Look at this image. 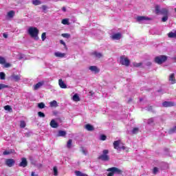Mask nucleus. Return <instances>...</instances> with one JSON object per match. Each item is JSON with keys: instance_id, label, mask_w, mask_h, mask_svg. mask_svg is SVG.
Returning <instances> with one entry per match:
<instances>
[{"instance_id": "obj_1", "label": "nucleus", "mask_w": 176, "mask_h": 176, "mask_svg": "<svg viewBox=\"0 0 176 176\" xmlns=\"http://www.w3.org/2000/svg\"><path fill=\"white\" fill-rule=\"evenodd\" d=\"M28 34L31 36V38H34L35 41H38L39 39V37L38 35L39 34V30H38V28L35 27H30L28 30Z\"/></svg>"}, {"instance_id": "obj_2", "label": "nucleus", "mask_w": 176, "mask_h": 176, "mask_svg": "<svg viewBox=\"0 0 176 176\" xmlns=\"http://www.w3.org/2000/svg\"><path fill=\"white\" fill-rule=\"evenodd\" d=\"M107 171H109L107 176H114L115 174H118V175H122L123 174V170L116 167H111L107 169Z\"/></svg>"}, {"instance_id": "obj_3", "label": "nucleus", "mask_w": 176, "mask_h": 176, "mask_svg": "<svg viewBox=\"0 0 176 176\" xmlns=\"http://www.w3.org/2000/svg\"><path fill=\"white\" fill-rule=\"evenodd\" d=\"M155 14H162L163 16H168V10L166 8L160 9V6H155Z\"/></svg>"}, {"instance_id": "obj_4", "label": "nucleus", "mask_w": 176, "mask_h": 176, "mask_svg": "<svg viewBox=\"0 0 176 176\" xmlns=\"http://www.w3.org/2000/svg\"><path fill=\"white\" fill-rule=\"evenodd\" d=\"M108 153H109V150H103L102 154L98 157V160H102V162H109V155Z\"/></svg>"}, {"instance_id": "obj_5", "label": "nucleus", "mask_w": 176, "mask_h": 176, "mask_svg": "<svg viewBox=\"0 0 176 176\" xmlns=\"http://www.w3.org/2000/svg\"><path fill=\"white\" fill-rule=\"evenodd\" d=\"M167 58H168L167 56L160 55V56H156L154 59V61L155 63H156V64H158L159 65H162L163 63H166Z\"/></svg>"}, {"instance_id": "obj_6", "label": "nucleus", "mask_w": 176, "mask_h": 176, "mask_svg": "<svg viewBox=\"0 0 176 176\" xmlns=\"http://www.w3.org/2000/svg\"><path fill=\"white\" fill-rule=\"evenodd\" d=\"M120 64L125 67H129L130 65V60L126 56H121L120 57Z\"/></svg>"}, {"instance_id": "obj_7", "label": "nucleus", "mask_w": 176, "mask_h": 176, "mask_svg": "<svg viewBox=\"0 0 176 176\" xmlns=\"http://www.w3.org/2000/svg\"><path fill=\"white\" fill-rule=\"evenodd\" d=\"M5 164L8 167H13V166H14V164H16V160H14L12 158L6 159L5 160Z\"/></svg>"}, {"instance_id": "obj_8", "label": "nucleus", "mask_w": 176, "mask_h": 176, "mask_svg": "<svg viewBox=\"0 0 176 176\" xmlns=\"http://www.w3.org/2000/svg\"><path fill=\"white\" fill-rule=\"evenodd\" d=\"M176 104L174 102L164 101L162 102V107L164 108H168L170 107H175Z\"/></svg>"}, {"instance_id": "obj_9", "label": "nucleus", "mask_w": 176, "mask_h": 176, "mask_svg": "<svg viewBox=\"0 0 176 176\" xmlns=\"http://www.w3.org/2000/svg\"><path fill=\"white\" fill-rule=\"evenodd\" d=\"M19 167H27V166H28V162L27 161V158H21V163H19Z\"/></svg>"}, {"instance_id": "obj_10", "label": "nucleus", "mask_w": 176, "mask_h": 176, "mask_svg": "<svg viewBox=\"0 0 176 176\" xmlns=\"http://www.w3.org/2000/svg\"><path fill=\"white\" fill-rule=\"evenodd\" d=\"M168 80L169 82H170L171 85H175L176 80H175V74L174 73L171 74L169 76Z\"/></svg>"}, {"instance_id": "obj_11", "label": "nucleus", "mask_w": 176, "mask_h": 176, "mask_svg": "<svg viewBox=\"0 0 176 176\" xmlns=\"http://www.w3.org/2000/svg\"><path fill=\"white\" fill-rule=\"evenodd\" d=\"M11 79L12 80H14V82H19L21 79V76L20 74L16 75V74H13L11 76Z\"/></svg>"}, {"instance_id": "obj_12", "label": "nucleus", "mask_w": 176, "mask_h": 176, "mask_svg": "<svg viewBox=\"0 0 176 176\" xmlns=\"http://www.w3.org/2000/svg\"><path fill=\"white\" fill-rule=\"evenodd\" d=\"M144 20L146 21H151L152 20V19L148 17V16H138L137 17V21L140 22V21H144Z\"/></svg>"}, {"instance_id": "obj_13", "label": "nucleus", "mask_w": 176, "mask_h": 176, "mask_svg": "<svg viewBox=\"0 0 176 176\" xmlns=\"http://www.w3.org/2000/svg\"><path fill=\"white\" fill-rule=\"evenodd\" d=\"M89 69L92 72H95V74H98V72H100V69H98L97 66H90Z\"/></svg>"}, {"instance_id": "obj_14", "label": "nucleus", "mask_w": 176, "mask_h": 176, "mask_svg": "<svg viewBox=\"0 0 176 176\" xmlns=\"http://www.w3.org/2000/svg\"><path fill=\"white\" fill-rule=\"evenodd\" d=\"M58 85L60 89H67V85L65 84V82H64V81H63L62 79L58 80Z\"/></svg>"}, {"instance_id": "obj_15", "label": "nucleus", "mask_w": 176, "mask_h": 176, "mask_svg": "<svg viewBox=\"0 0 176 176\" xmlns=\"http://www.w3.org/2000/svg\"><path fill=\"white\" fill-rule=\"evenodd\" d=\"M50 124L52 129H57V127H58V123L54 120H52Z\"/></svg>"}, {"instance_id": "obj_16", "label": "nucleus", "mask_w": 176, "mask_h": 176, "mask_svg": "<svg viewBox=\"0 0 176 176\" xmlns=\"http://www.w3.org/2000/svg\"><path fill=\"white\" fill-rule=\"evenodd\" d=\"M54 56L56 57H58L59 58H64V57H65V53L56 52L54 53Z\"/></svg>"}, {"instance_id": "obj_17", "label": "nucleus", "mask_w": 176, "mask_h": 176, "mask_svg": "<svg viewBox=\"0 0 176 176\" xmlns=\"http://www.w3.org/2000/svg\"><path fill=\"white\" fill-rule=\"evenodd\" d=\"M120 38H122V34H120V33H116L112 36V39H114L116 41H119V39H120Z\"/></svg>"}, {"instance_id": "obj_18", "label": "nucleus", "mask_w": 176, "mask_h": 176, "mask_svg": "<svg viewBox=\"0 0 176 176\" xmlns=\"http://www.w3.org/2000/svg\"><path fill=\"white\" fill-rule=\"evenodd\" d=\"M45 82H38V83H36L34 87V90H38V89H39V87H42V86H43V84Z\"/></svg>"}, {"instance_id": "obj_19", "label": "nucleus", "mask_w": 176, "mask_h": 176, "mask_svg": "<svg viewBox=\"0 0 176 176\" xmlns=\"http://www.w3.org/2000/svg\"><path fill=\"white\" fill-rule=\"evenodd\" d=\"M50 107L51 108H57V107H58V104H57V101L53 100V101L50 102Z\"/></svg>"}, {"instance_id": "obj_20", "label": "nucleus", "mask_w": 176, "mask_h": 176, "mask_svg": "<svg viewBox=\"0 0 176 176\" xmlns=\"http://www.w3.org/2000/svg\"><path fill=\"white\" fill-rule=\"evenodd\" d=\"M113 145L114 149H119V145H120V140L114 141Z\"/></svg>"}, {"instance_id": "obj_21", "label": "nucleus", "mask_w": 176, "mask_h": 176, "mask_svg": "<svg viewBox=\"0 0 176 176\" xmlns=\"http://www.w3.org/2000/svg\"><path fill=\"white\" fill-rule=\"evenodd\" d=\"M85 129L88 131H94V126H93L91 124H87L85 125Z\"/></svg>"}, {"instance_id": "obj_22", "label": "nucleus", "mask_w": 176, "mask_h": 176, "mask_svg": "<svg viewBox=\"0 0 176 176\" xmlns=\"http://www.w3.org/2000/svg\"><path fill=\"white\" fill-rule=\"evenodd\" d=\"M67 132L65 131H59L58 133V137H65Z\"/></svg>"}, {"instance_id": "obj_23", "label": "nucleus", "mask_w": 176, "mask_h": 176, "mask_svg": "<svg viewBox=\"0 0 176 176\" xmlns=\"http://www.w3.org/2000/svg\"><path fill=\"white\" fill-rule=\"evenodd\" d=\"M73 101H75L76 102L80 101V98H79L78 94H76L73 96Z\"/></svg>"}, {"instance_id": "obj_24", "label": "nucleus", "mask_w": 176, "mask_h": 176, "mask_svg": "<svg viewBox=\"0 0 176 176\" xmlns=\"http://www.w3.org/2000/svg\"><path fill=\"white\" fill-rule=\"evenodd\" d=\"M74 173L76 176H88L87 174L82 173V172H80L79 170H76Z\"/></svg>"}, {"instance_id": "obj_25", "label": "nucleus", "mask_w": 176, "mask_h": 176, "mask_svg": "<svg viewBox=\"0 0 176 176\" xmlns=\"http://www.w3.org/2000/svg\"><path fill=\"white\" fill-rule=\"evenodd\" d=\"M15 12L13 10H10V12H8V16L10 19H13L14 17Z\"/></svg>"}, {"instance_id": "obj_26", "label": "nucleus", "mask_w": 176, "mask_h": 176, "mask_svg": "<svg viewBox=\"0 0 176 176\" xmlns=\"http://www.w3.org/2000/svg\"><path fill=\"white\" fill-rule=\"evenodd\" d=\"M168 38H176V30L175 32H170L168 34Z\"/></svg>"}, {"instance_id": "obj_27", "label": "nucleus", "mask_w": 176, "mask_h": 176, "mask_svg": "<svg viewBox=\"0 0 176 176\" xmlns=\"http://www.w3.org/2000/svg\"><path fill=\"white\" fill-rule=\"evenodd\" d=\"M93 56H96L98 58H101L102 57V54L97 52H94L92 53Z\"/></svg>"}, {"instance_id": "obj_28", "label": "nucleus", "mask_w": 176, "mask_h": 176, "mask_svg": "<svg viewBox=\"0 0 176 176\" xmlns=\"http://www.w3.org/2000/svg\"><path fill=\"white\" fill-rule=\"evenodd\" d=\"M0 79L1 80H5V79H6V74H5V72H0Z\"/></svg>"}, {"instance_id": "obj_29", "label": "nucleus", "mask_w": 176, "mask_h": 176, "mask_svg": "<svg viewBox=\"0 0 176 176\" xmlns=\"http://www.w3.org/2000/svg\"><path fill=\"white\" fill-rule=\"evenodd\" d=\"M42 2L39 0H33L32 4L34 5V6H38V5H41Z\"/></svg>"}, {"instance_id": "obj_30", "label": "nucleus", "mask_w": 176, "mask_h": 176, "mask_svg": "<svg viewBox=\"0 0 176 176\" xmlns=\"http://www.w3.org/2000/svg\"><path fill=\"white\" fill-rule=\"evenodd\" d=\"M9 85H6L5 84H0V90H2L3 89H8Z\"/></svg>"}, {"instance_id": "obj_31", "label": "nucleus", "mask_w": 176, "mask_h": 176, "mask_svg": "<svg viewBox=\"0 0 176 176\" xmlns=\"http://www.w3.org/2000/svg\"><path fill=\"white\" fill-rule=\"evenodd\" d=\"M54 175L57 176L58 175V170L57 169V166H54Z\"/></svg>"}, {"instance_id": "obj_32", "label": "nucleus", "mask_w": 176, "mask_h": 176, "mask_svg": "<svg viewBox=\"0 0 176 176\" xmlns=\"http://www.w3.org/2000/svg\"><path fill=\"white\" fill-rule=\"evenodd\" d=\"M168 20V15H164V16L162 18V23H166Z\"/></svg>"}, {"instance_id": "obj_33", "label": "nucleus", "mask_w": 176, "mask_h": 176, "mask_svg": "<svg viewBox=\"0 0 176 176\" xmlns=\"http://www.w3.org/2000/svg\"><path fill=\"white\" fill-rule=\"evenodd\" d=\"M61 36H63V38H67L68 39V38H71V34L68 33H63L61 34Z\"/></svg>"}, {"instance_id": "obj_34", "label": "nucleus", "mask_w": 176, "mask_h": 176, "mask_svg": "<svg viewBox=\"0 0 176 176\" xmlns=\"http://www.w3.org/2000/svg\"><path fill=\"white\" fill-rule=\"evenodd\" d=\"M45 103L43 102H40L38 104V107L40 109H43V108H45Z\"/></svg>"}, {"instance_id": "obj_35", "label": "nucleus", "mask_w": 176, "mask_h": 176, "mask_svg": "<svg viewBox=\"0 0 176 176\" xmlns=\"http://www.w3.org/2000/svg\"><path fill=\"white\" fill-rule=\"evenodd\" d=\"M140 129L138 127H135L132 130V134H138Z\"/></svg>"}, {"instance_id": "obj_36", "label": "nucleus", "mask_w": 176, "mask_h": 176, "mask_svg": "<svg viewBox=\"0 0 176 176\" xmlns=\"http://www.w3.org/2000/svg\"><path fill=\"white\" fill-rule=\"evenodd\" d=\"M67 148H70L72 146V140L69 139L67 144Z\"/></svg>"}, {"instance_id": "obj_37", "label": "nucleus", "mask_w": 176, "mask_h": 176, "mask_svg": "<svg viewBox=\"0 0 176 176\" xmlns=\"http://www.w3.org/2000/svg\"><path fill=\"white\" fill-rule=\"evenodd\" d=\"M4 109H5V111H9V112L12 111V107L10 106H9V105L5 106L4 107Z\"/></svg>"}, {"instance_id": "obj_38", "label": "nucleus", "mask_w": 176, "mask_h": 176, "mask_svg": "<svg viewBox=\"0 0 176 176\" xmlns=\"http://www.w3.org/2000/svg\"><path fill=\"white\" fill-rule=\"evenodd\" d=\"M6 61V59H5V58L2 57V56H0V64H5Z\"/></svg>"}, {"instance_id": "obj_39", "label": "nucleus", "mask_w": 176, "mask_h": 176, "mask_svg": "<svg viewBox=\"0 0 176 176\" xmlns=\"http://www.w3.org/2000/svg\"><path fill=\"white\" fill-rule=\"evenodd\" d=\"M25 126H26L25 122V121H21V123H20L21 129H24L25 127Z\"/></svg>"}, {"instance_id": "obj_40", "label": "nucleus", "mask_w": 176, "mask_h": 176, "mask_svg": "<svg viewBox=\"0 0 176 176\" xmlns=\"http://www.w3.org/2000/svg\"><path fill=\"white\" fill-rule=\"evenodd\" d=\"M3 65H4L5 68H10V67H12V65L10 63L6 62L3 64Z\"/></svg>"}, {"instance_id": "obj_41", "label": "nucleus", "mask_w": 176, "mask_h": 176, "mask_svg": "<svg viewBox=\"0 0 176 176\" xmlns=\"http://www.w3.org/2000/svg\"><path fill=\"white\" fill-rule=\"evenodd\" d=\"M80 151L82 152V153H83V155H87V151H86V149H85V148L81 147L80 148Z\"/></svg>"}, {"instance_id": "obj_42", "label": "nucleus", "mask_w": 176, "mask_h": 176, "mask_svg": "<svg viewBox=\"0 0 176 176\" xmlns=\"http://www.w3.org/2000/svg\"><path fill=\"white\" fill-rule=\"evenodd\" d=\"M13 151H5L3 152V155L4 156H6L7 155H10L11 153H12Z\"/></svg>"}, {"instance_id": "obj_43", "label": "nucleus", "mask_w": 176, "mask_h": 176, "mask_svg": "<svg viewBox=\"0 0 176 176\" xmlns=\"http://www.w3.org/2000/svg\"><path fill=\"white\" fill-rule=\"evenodd\" d=\"M158 171H159V169L157 168V167H154L153 168V173L154 174V175H156V174H157Z\"/></svg>"}, {"instance_id": "obj_44", "label": "nucleus", "mask_w": 176, "mask_h": 176, "mask_svg": "<svg viewBox=\"0 0 176 176\" xmlns=\"http://www.w3.org/2000/svg\"><path fill=\"white\" fill-rule=\"evenodd\" d=\"M41 39H42V41H45L46 39V32L42 33Z\"/></svg>"}, {"instance_id": "obj_45", "label": "nucleus", "mask_w": 176, "mask_h": 176, "mask_svg": "<svg viewBox=\"0 0 176 176\" xmlns=\"http://www.w3.org/2000/svg\"><path fill=\"white\" fill-rule=\"evenodd\" d=\"M38 115L39 118H45V114L41 111H38Z\"/></svg>"}, {"instance_id": "obj_46", "label": "nucleus", "mask_w": 176, "mask_h": 176, "mask_svg": "<svg viewBox=\"0 0 176 176\" xmlns=\"http://www.w3.org/2000/svg\"><path fill=\"white\" fill-rule=\"evenodd\" d=\"M100 140H101L102 141H105V140H107V135H101V136H100Z\"/></svg>"}, {"instance_id": "obj_47", "label": "nucleus", "mask_w": 176, "mask_h": 176, "mask_svg": "<svg viewBox=\"0 0 176 176\" xmlns=\"http://www.w3.org/2000/svg\"><path fill=\"white\" fill-rule=\"evenodd\" d=\"M62 24H64L65 25L68 24V19H63Z\"/></svg>"}, {"instance_id": "obj_48", "label": "nucleus", "mask_w": 176, "mask_h": 176, "mask_svg": "<svg viewBox=\"0 0 176 176\" xmlns=\"http://www.w3.org/2000/svg\"><path fill=\"white\" fill-rule=\"evenodd\" d=\"M60 45H63V46H64L65 47H67V44H65V42H64V41L60 40Z\"/></svg>"}, {"instance_id": "obj_49", "label": "nucleus", "mask_w": 176, "mask_h": 176, "mask_svg": "<svg viewBox=\"0 0 176 176\" xmlns=\"http://www.w3.org/2000/svg\"><path fill=\"white\" fill-rule=\"evenodd\" d=\"M41 8H42V9H43V10L44 12L46 11V10H47V6L43 5V6H41Z\"/></svg>"}, {"instance_id": "obj_50", "label": "nucleus", "mask_w": 176, "mask_h": 176, "mask_svg": "<svg viewBox=\"0 0 176 176\" xmlns=\"http://www.w3.org/2000/svg\"><path fill=\"white\" fill-rule=\"evenodd\" d=\"M141 65H142V63H135L134 64V67H141Z\"/></svg>"}, {"instance_id": "obj_51", "label": "nucleus", "mask_w": 176, "mask_h": 176, "mask_svg": "<svg viewBox=\"0 0 176 176\" xmlns=\"http://www.w3.org/2000/svg\"><path fill=\"white\" fill-rule=\"evenodd\" d=\"M31 176H38V174L35 173V172H32Z\"/></svg>"}, {"instance_id": "obj_52", "label": "nucleus", "mask_w": 176, "mask_h": 176, "mask_svg": "<svg viewBox=\"0 0 176 176\" xmlns=\"http://www.w3.org/2000/svg\"><path fill=\"white\" fill-rule=\"evenodd\" d=\"M62 10H63V12H67V8H65V7H63V8H62Z\"/></svg>"}, {"instance_id": "obj_53", "label": "nucleus", "mask_w": 176, "mask_h": 176, "mask_svg": "<svg viewBox=\"0 0 176 176\" xmlns=\"http://www.w3.org/2000/svg\"><path fill=\"white\" fill-rule=\"evenodd\" d=\"M3 38H8V34L4 33V34H3Z\"/></svg>"}, {"instance_id": "obj_54", "label": "nucleus", "mask_w": 176, "mask_h": 176, "mask_svg": "<svg viewBox=\"0 0 176 176\" xmlns=\"http://www.w3.org/2000/svg\"><path fill=\"white\" fill-rule=\"evenodd\" d=\"M146 65H148V66H151V65H152V63L148 62V63H146Z\"/></svg>"}, {"instance_id": "obj_55", "label": "nucleus", "mask_w": 176, "mask_h": 176, "mask_svg": "<svg viewBox=\"0 0 176 176\" xmlns=\"http://www.w3.org/2000/svg\"><path fill=\"white\" fill-rule=\"evenodd\" d=\"M131 101H133V99H132V98H130V99L128 100V104H130V102H131Z\"/></svg>"}, {"instance_id": "obj_56", "label": "nucleus", "mask_w": 176, "mask_h": 176, "mask_svg": "<svg viewBox=\"0 0 176 176\" xmlns=\"http://www.w3.org/2000/svg\"><path fill=\"white\" fill-rule=\"evenodd\" d=\"M120 149H123V151H124V149H126V147L124 146H122V147H120Z\"/></svg>"}]
</instances>
